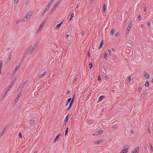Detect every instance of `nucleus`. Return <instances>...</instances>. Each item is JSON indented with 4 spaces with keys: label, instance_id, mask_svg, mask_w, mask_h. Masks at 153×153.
Returning a JSON list of instances; mask_svg holds the SVG:
<instances>
[{
    "label": "nucleus",
    "instance_id": "nucleus-34",
    "mask_svg": "<svg viewBox=\"0 0 153 153\" xmlns=\"http://www.w3.org/2000/svg\"><path fill=\"white\" fill-rule=\"evenodd\" d=\"M35 122V121L34 120H32L30 121V123L31 124H33Z\"/></svg>",
    "mask_w": 153,
    "mask_h": 153
},
{
    "label": "nucleus",
    "instance_id": "nucleus-28",
    "mask_svg": "<svg viewBox=\"0 0 153 153\" xmlns=\"http://www.w3.org/2000/svg\"><path fill=\"white\" fill-rule=\"evenodd\" d=\"M68 128L67 127L66 128V130L65 131V136L67 134V133H68Z\"/></svg>",
    "mask_w": 153,
    "mask_h": 153
},
{
    "label": "nucleus",
    "instance_id": "nucleus-31",
    "mask_svg": "<svg viewBox=\"0 0 153 153\" xmlns=\"http://www.w3.org/2000/svg\"><path fill=\"white\" fill-rule=\"evenodd\" d=\"M54 11V10H53L52 9L48 13L49 15H51L52 13Z\"/></svg>",
    "mask_w": 153,
    "mask_h": 153
},
{
    "label": "nucleus",
    "instance_id": "nucleus-20",
    "mask_svg": "<svg viewBox=\"0 0 153 153\" xmlns=\"http://www.w3.org/2000/svg\"><path fill=\"white\" fill-rule=\"evenodd\" d=\"M144 76L147 79H148L149 78V75L147 73H146L144 75Z\"/></svg>",
    "mask_w": 153,
    "mask_h": 153
},
{
    "label": "nucleus",
    "instance_id": "nucleus-59",
    "mask_svg": "<svg viewBox=\"0 0 153 153\" xmlns=\"http://www.w3.org/2000/svg\"><path fill=\"white\" fill-rule=\"evenodd\" d=\"M28 1H27L25 3V6L27 5H28Z\"/></svg>",
    "mask_w": 153,
    "mask_h": 153
},
{
    "label": "nucleus",
    "instance_id": "nucleus-41",
    "mask_svg": "<svg viewBox=\"0 0 153 153\" xmlns=\"http://www.w3.org/2000/svg\"><path fill=\"white\" fill-rule=\"evenodd\" d=\"M19 137L20 138H21L22 137V134L20 132H19Z\"/></svg>",
    "mask_w": 153,
    "mask_h": 153
},
{
    "label": "nucleus",
    "instance_id": "nucleus-9",
    "mask_svg": "<svg viewBox=\"0 0 153 153\" xmlns=\"http://www.w3.org/2000/svg\"><path fill=\"white\" fill-rule=\"evenodd\" d=\"M6 131V128H4L1 132L0 134V138L3 135V134L4 133L5 131Z\"/></svg>",
    "mask_w": 153,
    "mask_h": 153
},
{
    "label": "nucleus",
    "instance_id": "nucleus-35",
    "mask_svg": "<svg viewBox=\"0 0 153 153\" xmlns=\"http://www.w3.org/2000/svg\"><path fill=\"white\" fill-rule=\"evenodd\" d=\"M15 80L16 79H15L14 80H13V81L12 82L11 84H10V85H11V86H12L13 85L14 83L15 82Z\"/></svg>",
    "mask_w": 153,
    "mask_h": 153
},
{
    "label": "nucleus",
    "instance_id": "nucleus-55",
    "mask_svg": "<svg viewBox=\"0 0 153 153\" xmlns=\"http://www.w3.org/2000/svg\"><path fill=\"white\" fill-rule=\"evenodd\" d=\"M22 22V20H18V21H17L16 22V23L17 24H19V23H20L21 22Z\"/></svg>",
    "mask_w": 153,
    "mask_h": 153
},
{
    "label": "nucleus",
    "instance_id": "nucleus-39",
    "mask_svg": "<svg viewBox=\"0 0 153 153\" xmlns=\"http://www.w3.org/2000/svg\"><path fill=\"white\" fill-rule=\"evenodd\" d=\"M104 57L105 59H107V53H105L104 54Z\"/></svg>",
    "mask_w": 153,
    "mask_h": 153
},
{
    "label": "nucleus",
    "instance_id": "nucleus-11",
    "mask_svg": "<svg viewBox=\"0 0 153 153\" xmlns=\"http://www.w3.org/2000/svg\"><path fill=\"white\" fill-rule=\"evenodd\" d=\"M103 11L104 12H105L106 11V6L105 5V4H103Z\"/></svg>",
    "mask_w": 153,
    "mask_h": 153
},
{
    "label": "nucleus",
    "instance_id": "nucleus-36",
    "mask_svg": "<svg viewBox=\"0 0 153 153\" xmlns=\"http://www.w3.org/2000/svg\"><path fill=\"white\" fill-rule=\"evenodd\" d=\"M147 130H148V132L149 133V134H150V133H151V131H150V128L148 126V127H147Z\"/></svg>",
    "mask_w": 153,
    "mask_h": 153
},
{
    "label": "nucleus",
    "instance_id": "nucleus-57",
    "mask_svg": "<svg viewBox=\"0 0 153 153\" xmlns=\"http://www.w3.org/2000/svg\"><path fill=\"white\" fill-rule=\"evenodd\" d=\"M101 80V77H100V76H98V81H100Z\"/></svg>",
    "mask_w": 153,
    "mask_h": 153
},
{
    "label": "nucleus",
    "instance_id": "nucleus-26",
    "mask_svg": "<svg viewBox=\"0 0 153 153\" xmlns=\"http://www.w3.org/2000/svg\"><path fill=\"white\" fill-rule=\"evenodd\" d=\"M89 67L90 69H91L93 66V64L92 62L89 63Z\"/></svg>",
    "mask_w": 153,
    "mask_h": 153
},
{
    "label": "nucleus",
    "instance_id": "nucleus-49",
    "mask_svg": "<svg viewBox=\"0 0 153 153\" xmlns=\"http://www.w3.org/2000/svg\"><path fill=\"white\" fill-rule=\"evenodd\" d=\"M50 6H51L50 5H48V4L47 5L46 7L45 8H47L48 10L49 8V7H50Z\"/></svg>",
    "mask_w": 153,
    "mask_h": 153
},
{
    "label": "nucleus",
    "instance_id": "nucleus-23",
    "mask_svg": "<svg viewBox=\"0 0 153 153\" xmlns=\"http://www.w3.org/2000/svg\"><path fill=\"white\" fill-rule=\"evenodd\" d=\"M132 21H131L128 24V27H129L131 28V25H132Z\"/></svg>",
    "mask_w": 153,
    "mask_h": 153
},
{
    "label": "nucleus",
    "instance_id": "nucleus-38",
    "mask_svg": "<svg viewBox=\"0 0 153 153\" xmlns=\"http://www.w3.org/2000/svg\"><path fill=\"white\" fill-rule=\"evenodd\" d=\"M118 128V126L117 125L114 126L112 127L113 129L117 128Z\"/></svg>",
    "mask_w": 153,
    "mask_h": 153
},
{
    "label": "nucleus",
    "instance_id": "nucleus-53",
    "mask_svg": "<svg viewBox=\"0 0 153 153\" xmlns=\"http://www.w3.org/2000/svg\"><path fill=\"white\" fill-rule=\"evenodd\" d=\"M14 0V3L15 4H16L19 1V0Z\"/></svg>",
    "mask_w": 153,
    "mask_h": 153
},
{
    "label": "nucleus",
    "instance_id": "nucleus-13",
    "mask_svg": "<svg viewBox=\"0 0 153 153\" xmlns=\"http://www.w3.org/2000/svg\"><path fill=\"white\" fill-rule=\"evenodd\" d=\"M62 22H63V21H62V22H61L60 23H59V24H57V25L56 26V28L57 29L59 28L61 26V25L62 23Z\"/></svg>",
    "mask_w": 153,
    "mask_h": 153
},
{
    "label": "nucleus",
    "instance_id": "nucleus-37",
    "mask_svg": "<svg viewBox=\"0 0 153 153\" xmlns=\"http://www.w3.org/2000/svg\"><path fill=\"white\" fill-rule=\"evenodd\" d=\"M127 81L128 82H130L131 81V77L130 76H129L127 78Z\"/></svg>",
    "mask_w": 153,
    "mask_h": 153
},
{
    "label": "nucleus",
    "instance_id": "nucleus-25",
    "mask_svg": "<svg viewBox=\"0 0 153 153\" xmlns=\"http://www.w3.org/2000/svg\"><path fill=\"white\" fill-rule=\"evenodd\" d=\"M60 61L59 60H56V63L57 66H59L60 64Z\"/></svg>",
    "mask_w": 153,
    "mask_h": 153
},
{
    "label": "nucleus",
    "instance_id": "nucleus-56",
    "mask_svg": "<svg viewBox=\"0 0 153 153\" xmlns=\"http://www.w3.org/2000/svg\"><path fill=\"white\" fill-rule=\"evenodd\" d=\"M16 72H14V71H13V72L12 73V74L11 75V76L12 77L13 76H14L15 75V73Z\"/></svg>",
    "mask_w": 153,
    "mask_h": 153
},
{
    "label": "nucleus",
    "instance_id": "nucleus-45",
    "mask_svg": "<svg viewBox=\"0 0 153 153\" xmlns=\"http://www.w3.org/2000/svg\"><path fill=\"white\" fill-rule=\"evenodd\" d=\"M141 87H139L138 88V90H137L138 92H140L141 91Z\"/></svg>",
    "mask_w": 153,
    "mask_h": 153
},
{
    "label": "nucleus",
    "instance_id": "nucleus-3",
    "mask_svg": "<svg viewBox=\"0 0 153 153\" xmlns=\"http://www.w3.org/2000/svg\"><path fill=\"white\" fill-rule=\"evenodd\" d=\"M46 20H44L42 22L41 25L39 27V29L36 32H37L38 31H39V30H41L42 28V27L45 24L46 22Z\"/></svg>",
    "mask_w": 153,
    "mask_h": 153
},
{
    "label": "nucleus",
    "instance_id": "nucleus-14",
    "mask_svg": "<svg viewBox=\"0 0 153 153\" xmlns=\"http://www.w3.org/2000/svg\"><path fill=\"white\" fill-rule=\"evenodd\" d=\"M102 142V140H99L94 142V143L95 144H98Z\"/></svg>",
    "mask_w": 153,
    "mask_h": 153
},
{
    "label": "nucleus",
    "instance_id": "nucleus-40",
    "mask_svg": "<svg viewBox=\"0 0 153 153\" xmlns=\"http://www.w3.org/2000/svg\"><path fill=\"white\" fill-rule=\"evenodd\" d=\"M12 55L11 53H10V55L8 57V59L9 60H10L11 59V55Z\"/></svg>",
    "mask_w": 153,
    "mask_h": 153
},
{
    "label": "nucleus",
    "instance_id": "nucleus-33",
    "mask_svg": "<svg viewBox=\"0 0 153 153\" xmlns=\"http://www.w3.org/2000/svg\"><path fill=\"white\" fill-rule=\"evenodd\" d=\"M149 146L150 148L151 151L153 152V148L152 146V145L151 144H149Z\"/></svg>",
    "mask_w": 153,
    "mask_h": 153
},
{
    "label": "nucleus",
    "instance_id": "nucleus-51",
    "mask_svg": "<svg viewBox=\"0 0 153 153\" xmlns=\"http://www.w3.org/2000/svg\"><path fill=\"white\" fill-rule=\"evenodd\" d=\"M50 6H51L50 5H48V4L47 5L46 7L45 8H47L48 10L49 8V7H50Z\"/></svg>",
    "mask_w": 153,
    "mask_h": 153
},
{
    "label": "nucleus",
    "instance_id": "nucleus-1",
    "mask_svg": "<svg viewBox=\"0 0 153 153\" xmlns=\"http://www.w3.org/2000/svg\"><path fill=\"white\" fill-rule=\"evenodd\" d=\"M129 146V145L128 144L125 146L123 149L121 151L120 153H127L128 151Z\"/></svg>",
    "mask_w": 153,
    "mask_h": 153
},
{
    "label": "nucleus",
    "instance_id": "nucleus-62",
    "mask_svg": "<svg viewBox=\"0 0 153 153\" xmlns=\"http://www.w3.org/2000/svg\"><path fill=\"white\" fill-rule=\"evenodd\" d=\"M108 51L109 52V53L110 56H111V53L110 50L109 49L108 50Z\"/></svg>",
    "mask_w": 153,
    "mask_h": 153
},
{
    "label": "nucleus",
    "instance_id": "nucleus-46",
    "mask_svg": "<svg viewBox=\"0 0 153 153\" xmlns=\"http://www.w3.org/2000/svg\"><path fill=\"white\" fill-rule=\"evenodd\" d=\"M62 0H59L56 3L58 5H59V3L62 1Z\"/></svg>",
    "mask_w": 153,
    "mask_h": 153
},
{
    "label": "nucleus",
    "instance_id": "nucleus-12",
    "mask_svg": "<svg viewBox=\"0 0 153 153\" xmlns=\"http://www.w3.org/2000/svg\"><path fill=\"white\" fill-rule=\"evenodd\" d=\"M20 96H21V95H19V94H18V95L17 96V97L16 98V99L15 100V102H14V103H16L18 102V100L19 98L20 97Z\"/></svg>",
    "mask_w": 153,
    "mask_h": 153
},
{
    "label": "nucleus",
    "instance_id": "nucleus-2",
    "mask_svg": "<svg viewBox=\"0 0 153 153\" xmlns=\"http://www.w3.org/2000/svg\"><path fill=\"white\" fill-rule=\"evenodd\" d=\"M39 43V42L37 41L36 43L35 44V45H34V46L33 47V48H32V49L29 52V54L30 55L32 52L33 51L34 49H35L37 47V46L38 45V44Z\"/></svg>",
    "mask_w": 153,
    "mask_h": 153
},
{
    "label": "nucleus",
    "instance_id": "nucleus-43",
    "mask_svg": "<svg viewBox=\"0 0 153 153\" xmlns=\"http://www.w3.org/2000/svg\"><path fill=\"white\" fill-rule=\"evenodd\" d=\"M30 49H29L28 48V49H27V50H26V53H28L30 51Z\"/></svg>",
    "mask_w": 153,
    "mask_h": 153
},
{
    "label": "nucleus",
    "instance_id": "nucleus-4",
    "mask_svg": "<svg viewBox=\"0 0 153 153\" xmlns=\"http://www.w3.org/2000/svg\"><path fill=\"white\" fill-rule=\"evenodd\" d=\"M21 88V86H20L18 89V92H19L18 94L21 95L22 93V90Z\"/></svg>",
    "mask_w": 153,
    "mask_h": 153
},
{
    "label": "nucleus",
    "instance_id": "nucleus-64",
    "mask_svg": "<svg viewBox=\"0 0 153 153\" xmlns=\"http://www.w3.org/2000/svg\"><path fill=\"white\" fill-rule=\"evenodd\" d=\"M77 78H75L74 79L73 82H75L77 80Z\"/></svg>",
    "mask_w": 153,
    "mask_h": 153
},
{
    "label": "nucleus",
    "instance_id": "nucleus-15",
    "mask_svg": "<svg viewBox=\"0 0 153 153\" xmlns=\"http://www.w3.org/2000/svg\"><path fill=\"white\" fill-rule=\"evenodd\" d=\"M104 132L103 130H100L97 131L96 133H97V135H100L102 133Z\"/></svg>",
    "mask_w": 153,
    "mask_h": 153
},
{
    "label": "nucleus",
    "instance_id": "nucleus-6",
    "mask_svg": "<svg viewBox=\"0 0 153 153\" xmlns=\"http://www.w3.org/2000/svg\"><path fill=\"white\" fill-rule=\"evenodd\" d=\"M139 150V147H137L131 153H138L137 151Z\"/></svg>",
    "mask_w": 153,
    "mask_h": 153
},
{
    "label": "nucleus",
    "instance_id": "nucleus-58",
    "mask_svg": "<svg viewBox=\"0 0 153 153\" xmlns=\"http://www.w3.org/2000/svg\"><path fill=\"white\" fill-rule=\"evenodd\" d=\"M87 55L89 57H90V55L89 52V51H88V52Z\"/></svg>",
    "mask_w": 153,
    "mask_h": 153
},
{
    "label": "nucleus",
    "instance_id": "nucleus-52",
    "mask_svg": "<svg viewBox=\"0 0 153 153\" xmlns=\"http://www.w3.org/2000/svg\"><path fill=\"white\" fill-rule=\"evenodd\" d=\"M120 34V33L119 32H117L115 34V36H117Z\"/></svg>",
    "mask_w": 153,
    "mask_h": 153
},
{
    "label": "nucleus",
    "instance_id": "nucleus-21",
    "mask_svg": "<svg viewBox=\"0 0 153 153\" xmlns=\"http://www.w3.org/2000/svg\"><path fill=\"white\" fill-rule=\"evenodd\" d=\"M31 15V14H27L25 17L26 19H27L28 20L30 18Z\"/></svg>",
    "mask_w": 153,
    "mask_h": 153
},
{
    "label": "nucleus",
    "instance_id": "nucleus-22",
    "mask_svg": "<svg viewBox=\"0 0 153 153\" xmlns=\"http://www.w3.org/2000/svg\"><path fill=\"white\" fill-rule=\"evenodd\" d=\"M145 86L146 87H148L149 86V83L148 81H146L145 83Z\"/></svg>",
    "mask_w": 153,
    "mask_h": 153
},
{
    "label": "nucleus",
    "instance_id": "nucleus-18",
    "mask_svg": "<svg viewBox=\"0 0 153 153\" xmlns=\"http://www.w3.org/2000/svg\"><path fill=\"white\" fill-rule=\"evenodd\" d=\"M103 43H104L103 41V40L100 43V46L98 48V49H100L102 47V46L103 44Z\"/></svg>",
    "mask_w": 153,
    "mask_h": 153
},
{
    "label": "nucleus",
    "instance_id": "nucleus-27",
    "mask_svg": "<svg viewBox=\"0 0 153 153\" xmlns=\"http://www.w3.org/2000/svg\"><path fill=\"white\" fill-rule=\"evenodd\" d=\"M58 5L56 3V4L53 7L52 9L54 10L56 7Z\"/></svg>",
    "mask_w": 153,
    "mask_h": 153
},
{
    "label": "nucleus",
    "instance_id": "nucleus-54",
    "mask_svg": "<svg viewBox=\"0 0 153 153\" xmlns=\"http://www.w3.org/2000/svg\"><path fill=\"white\" fill-rule=\"evenodd\" d=\"M85 32L84 31H82L81 33V36H83Z\"/></svg>",
    "mask_w": 153,
    "mask_h": 153
},
{
    "label": "nucleus",
    "instance_id": "nucleus-61",
    "mask_svg": "<svg viewBox=\"0 0 153 153\" xmlns=\"http://www.w3.org/2000/svg\"><path fill=\"white\" fill-rule=\"evenodd\" d=\"M24 85H25V84L24 83L22 84L21 85V88H23L24 87Z\"/></svg>",
    "mask_w": 153,
    "mask_h": 153
},
{
    "label": "nucleus",
    "instance_id": "nucleus-30",
    "mask_svg": "<svg viewBox=\"0 0 153 153\" xmlns=\"http://www.w3.org/2000/svg\"><path fill=\"white\" fill-rule=\"evenodd\" d=\"M54 11V10H53L52 9L48 13L49 15H51L52 13Z\"/></svg>",
    "mask_w": 153,
    "mask_h": 153
},
{
    "label": "nucleus",
    "instance_id": "nucleus-7",
    "mask_svg": "<svg viewBox=\"0 0 153 153\" xmlns=\"http://www.w3.org/2000/svg\"><path fill=\"white\" fill-rule=\"evenodd\" d=\"M105 97V96L104 95L100 96L99 98L98 102L101 101L103 99H104Z\"/></svg>",
    "mask_w": 153,
    "mask_h": 153
},
{
    "label": "nucleus",
    "instance_id": "nucleus-19",
    "mask_svg": "<svg viewBox=\"0 0 153 153\" xmlns=\"http://www.w3.org/2000/svg\"><path fill=\"white\" fill-rule=\"evenodd\" d=\"M69 114H68L67 116H66V117L65 118V122H68V117H69Z\"/></svg>",
    "mask_w": 153,
    "mask_h": 153
},
{
    "label": "nucleus",
    "instance_id": "nucleus-16",
    "mask_svg": "<svg viewBox=\"0 0 153 153\" xmlns=\"http://www.w3.org/2000/svg\"><path fill=\"white\" fill-rule=\"evenodd\" d=\"M61 135L60 134H59L55 137V138L54 140L53 141L54 142H55L59 138V136Z\"/></svg>",
    "mask_w": 153,
    "mask_h": 153
},
{
    "label": "nucleus",
    "instance_id": "nucleus-48",
    "mask_svg": "<svg viewBox=\"0 0 153 153\" xmlns=\"http://www.w3.org/2000/svg\"><path fill=\"white\" fill-rule=\"evenodd\" d=\"M50 6H51L50 5H48V4L47 5L46 7L45 8H47L48 10L49 8V7H50Z\"/></svg>",
    "mask_w": 153,
    "mask_h": 153
},
{
    "label": "nucleus",
    "instance_id": "nucleus-44",
    "mask_svg": "<svg viewBox=\"0 0 153 153\" xmlns=\"http://www.w3.org/2000/svg\"><path fill=\"white\" fill-rule=\"evenodd\" d=\"M21 105H22L21 103H20L19 104L18 106V107L19 108H20L21 106Z\"/></svg>",
    "mask_w": 153,
    "mask_h": 153
},
{
    "label": "nucleus",
    "instance_id": "nucleus-5",
    "mask_svg": "<svg viewBox=\"0 0 153 153\" xmlns=\"http://www.w3.org/2000/svg\"><path fill=\"white\" fill-rule=\"evenodd\" d=\"M47 73V72L46 71L44 72L42 74L39 75L38 76V78H40L42 77H43L44 76H45L46 74Z\"/></svg>",
    "mask_w": 153,
    "mask_h": 153
},
{
    "label": "nucleus",
    "instance_id": "nucleus-17",
    "mask_svg": "<svg viewBox=\"0 0 153 153\" xmlns=\"http://www.w3.org/2000/svg\"><path fill=\"white\" fill-rule=\"evenodd\" d=\"M20 68V66L19 65H18L16 66V68H15L14 70L13 71H14V72H16L19 69V68Z\"/></svg>",
    "mask_w": 153,
    "mask_h": 153
},
{
    "label": "nucleus",
    "instance_id": "nucleus-47",
    "mask_svg": "<svg viewBox=\"0 0 153 153\" xmlns=\"http://www.w3.org/2000/svg\"><path fill=\"white\" fill-rule=\"evenodd\" d=\"M50 62H51V64H52V63L54 62V59L53 58H52L51 59L50 61Z\"/></svg>",
    "mask_w": 153,
    "mask_h": 153
},
{
    "label": "nucleus",
    "instance_id": "nucleus-24",
    "mask_svg": "<svg viewBox=\"0 0 153 153\" xmlns=\"http://www.w3.org/2000/svg\"><path fill=\"white\" fill-rule=\"evenodd\" d=\"M74 15V14L73 13H72L71 14V16L70 18V19H69V21L71 19H72V17H73Z\"/></svg>",
    "mask_w": 153,
    "mask_h": 153
},
{
    "label": "nucleus",
    "instance_id": "nucleus-10",
    "mask_svg": "<svg viewBox=\"0 0 153 153\" xmlns=\"http://www.w3.org/2000/svg\"><path fill=\"white\" fill-rule=\"evenodd\" d=\"M71 98H68L67 100V101H66V104H65V106H66L67 105H68L69 103L71 101Z\"/></svg>",
    "mask_w": 153,
    "mask_h": 153
},
{
    "label": "nucleus",
    "instance_id": "nucleus-63",
    "mask_svg": "<svg viewBox=\"0 0 153 153\" xmlns=\"http://www.w3.org/2000/svg\"><path fill=\"white\" fill-rule=\"evenodd\" d=\"M138 19L139 20H140L141 19V17L140 15H139L138 17Z\"/></svg>",
    "mask_w": 153,
    "mask_h": 153
},
{
    "label": "nucleus",
    "instance_id": "nucleus-60",
    "mask_svg": "<svg viewBox=\"0 0 153 153\" xmlns=\"http://www.w3.org/2000/svg\"><path fill=\"white\" fill-rule=\"evenodd\" d=\"M12 86H11V85H10L9 86V87H8L7 89L10 90L11 89Z\"/></svg>",
    "mask_w": 153,
    "mask_h": 153
},
{
    "label": "nucleus",
    "instance_id": "nucleus-29",
    "mask_svg": "<svg viewBox=\"0 0 153 153\" xmlns=\"http://www.w3.org/2000/svg\"><path fill=\"white\" fill-rule=\"evenodd\" d=\"M25 19H26L25 17H24L22 19H21L22 22H24L28 20V19L25 20Z\"/></svg>",
    "mask_w": 153,
    "mask_h": 153
},
{
    "label": "nucleus",
    "instance_id": "nucleus-32",
    "mask_svg": "<svg viewBox=\"0 0 153 153\" xmlns=\"http://www.w3.org/2000/svg\"><path fill=\"white\" fill-rule=\"evenodd\" d=\"M114 29H112L111 30L110 32V34L111 35H112L114 34Z\"/></svg>",
    "mask_w": 153,
    "mask_h": 153
},
{
    "label": "nucleus",
    "instance_id": "nucleus-42",
    "mask_svg": "<svg viewBox=\"0 0 153 153\" xmlns=\"http://www.w3.org/2000/svg\"><path fill=\"white\" fill-rule=\"evenodd\" d=\"M129 30H128V31L127 30L126 31V33H125V34H125V35H126L125 36H126H126H127V35L128 34V33H129Z\"/></svg>",
    "mask_w": 153,
    "mask_h": 153
},
{
    "label": "nucleus",
    "instance_id": "nucleus-8",
    "mask_svg": "<svg viewBox=\"0 0 153 153\" xmlns=\"http://www.w3.org/2000/svg\"><path fill=\"white\" fill-rule=\"evenodd\" d=\"M73 103H72V102H70L69 105L68 107V108L67 109L66 111H68L71 108L72 105H73Z\"/></svg>",
    "mask_w": 153,
    "mask_h": 153
},
{
    "label": "nucleus",
    "instance_id": "nucleus-50",
    "mask_svg": "<svg viewBox=\"0 0 153 153\" xmlns=\"http://www.w3.org/2000/svg\"><path fill=\"white\" fill-rule=\"evenodd\" d=\"M50 6H51L50 5H48V4L47 5L46 7L45 8H47L48 10L49 8V7H50Z\"/></svg>",
    "mask_w": 153,
    "mask_h": 153
}]
</instances>
